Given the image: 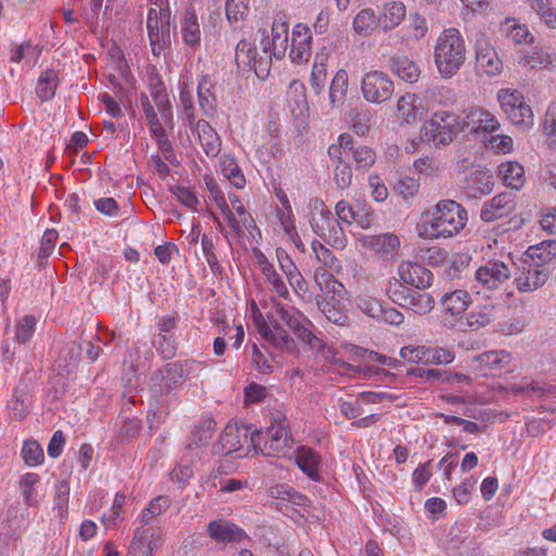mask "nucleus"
<instances>
[{
  "label": "nucleus",
  "instance_id": "nucleus-1",
  "mask_svg": "<svg viewBox=\"0 0 556 556\" xmlns=\"http://www.w3.org/2000/svg\"><path fill=\"white\" fill-rule=\"evenodd\" d=\"M466 59L465 40L458 29H444L434 47V62L440 74L450 78L463 66Z\"/></svg>",
  "mask_w": 556,
  "mask_h": 556
},
{
  "label": "nucleus",
  "instance_id": "nucleus-2",
  "mask_svg": "<svg viewBox=\"0 0 556 556\" xmlns=\"http://www.w3.org/2000/svg\"><path fill=\"white\" fill-rule=\"evenodd\" d=\"M430 236L450 238L463 230L468 220L465 207L454 200H441L429 212Z\"/></svg>",
  "mask_w": 556,
  "mask_h": 556
},
{
  "label": "nucleus",
  "instance_id": "nucleus-3",
  "mask_svg": "<svg viewBox=\"0 0 556 556\" xmlns=\"http://www.w3.org/2000/svg\"><path fill=\"white\" fill-rule=\"evenodd\" d=\"M459 115L448 111H437L420 128V140L435 148L448 146L462 131Z\"/></svg>",
  "mask_w": 556,
  "mask_h": 556
},
{
  "label": "nucleus",
  "instance_id": "nucleus-4",
  "mask_svg": "<svg viewBox=\"0 0 556 556\" xmlns=\"http://www.w3.org/2000/svg\"><path fill=\"white\" fill-rule=\"evenodd\" d=\"M148 39L153 55L159 56L170 47V10L168 5L150 8L147 15Z\"/></svg>",
  "mask_w": 556,
  "mask_h": 556
},
{
  "label": "nucleus",
  "instance_id": "nucleus-5",
  "mask_svg": "<svg viewBox=\"0 0 556 556\" xmlns=\"http://www.w3.org/2000/svg\"><path fill=\"white\" fill-rule=\"evenodd\" d=\"M497 99L503 112L514 125L522 130L530 129L533 126L532 109L525 102L523 96L519 91L501 90Z\"/></svg>",
  "mask_w": 556,
  "mask_h": 556
},
{
  "label": "nucleus",
  "instance_id": "nucleus-6",
  "mask_svg": "<svg viewBox=\"0 0 556 556\" xmlns=\"http://www.w3.org/2000/svg\"><path fill=\"white\" fill-rule=\"evenodd\" d=\"M278 317L286 324V326L298 337L299 340L308 344L311 348L316 349L321 345L318 339L312 331V321L294 307H285L280 303L276 306Z\"/></svg>",
  "mask_w": 556,
  "mask_h": 556
},
{
  "label": "nucleus",
  "instance_id": "nucleus-7",
  "mask_svg": "<svg viewBox=\"0 0 556 556\" xmlns=\"http://www.w3.org/2000/svg\"><path fill=\"white\" fill-rule=\"evenodd\" d=\"M362 94L367 102L381 104L392 98L394 83L382 71H370L362 79Z\"/></svg>",
  "mask_w": 556,
  "mask_h": 556
},
{
  "label": "nucleus",
  "instance_id": "nucleus-8",
  "mask_svg": "<svg viewBox=\"0 0 556 556\" xmlns=\"http://www.w3.org/2000/svg\"><path fill=\"white\" fill-rule=\"evenodd\" d=\"M181 365L168 363L155 370L150 378V388L154 396H164L184 383Z\"/></svg>",
  "mask_w": 556,
  "mask_h": 556
},
{
  "label": "nucleus",
  "instance_id": "nucleus-9",
  "mask_svg": "<svg viewBox=\"0 0 556 556\" xmlns=\"http://www.w3.org/2000/svg\"><path fill=\"white\" fill-rule=\"evenodd\" d=\"M459 117L463 130L468 129L472 134H491L498 130L501 126L494 114L480 106L464 110Z\"/></svg>",
  "mask_w": 556,
  "mask_h": 556
},
{
  "label": "nucleus",
  "instance_id": "nucleus-10",
  "mask_svg": "<svg viewBox=\"0 0 556 556\" xmlns=\"http://www.w3.org/2000/svg\"><path fill=\"white\" fill-rule=\"evenodd\" d=\"M258 333L271 345L286 352L295 350L294 340L288 334L277 320L267 323L262 316L255 319Z\"/></svg>",
  "mask_w": 556,
  "mask_h": 556
},
{
  "label": "nucleus",
  "instance_id": "nucleus-11",
  "mask_svg": "<svg viewBox=\"0 0 556 556\" xmlns=\"http://www.w3.org/2000/svg\"><path fill=\"white\" fill-rule=\"evenodd\" d=\"M515 208V195L510 192H503L483 204L480 217L483 222L491 223L507 217Z\"/></svg>",
  "mask_w": 556,
  "mask_h": 556
},
{
  "label": "nucleus",
  "instance_id": "nucleus-12",
  "mask_svg": "<svg viewBox=\"0 0 556 556\" xmlns=\"http://www.w3.org/2000/svg\"><path fill=\"white\" fill-rule=\"evenodd\" d=\"M549 275L547 268L534 267L528 260H522L519 273L515 278L517 289L522 292L536 290L547 281Z\"/></svg>",
  "mask_w": 556,
  "mask_h": 556
},
{
  "label": "nucleus",
  "instance_id": "nucleus-13",
  "mask_svg": "<svg viewBox=\"0 0 556 556\" xmlns=\"http://www.w3.org/2000/svg\"><path fill=\"white\" fill-rule=\"evenodd\" d=\"M397 273L404 283L417 290H426L432 285L433 274L418 263L402 262Z\"/></svg>",
  "mask_w": 556,
  "mask_h": 556
},
{
  "label": "nucleus",
  "instance_id": "nucleus-14",
  "mask_svg": "<svg viewBox=\"0 0 556 556\" xmlns=\"http://www.w3.org/2000/svg\"><path fill=\"white\" fill-rule=\"evenodd\" d=\"M161 541L159 527H142L135 532L129 553L136 556H151Z\"/></svg>",
  "mask_w": 556,
  "mask_h": 556
},
{
  "label": "nucleus",
  "instance_id": "nucleus-15",
  "mask_svg": "<svg viewBox=\"0 0 556 556\" xmlns=\"http://www.w3.org/2000/svg\"><path fill=\"white\" fill-rule=\"evenodd\" d=\"M510 276V270L503 262H488L476 270V279L485 289H497Z\"/></svg>",
  "mask_w": 556,
  "mask_h": 556
},
{
  "label": "nucleus",
  "instance_id": "nucleus-16",
  "mask_svg": "<svg viewBox=\"0 0 556 556\" xmlns=\"http://www.w3.org/2000/svg\"><path fill=\"white\" fill-rule=\"evenodd\" d=\"M476 67L489 76L497 75L503 70V62L498 58L496 50L484 40L477 42Z\"/></svg>",
  "mask_w": 556,
  "mask_h": 556
},
{
  "label": "nucleus",
  "instance_id": "nucleus-17",
  "mask_svg": "<svg viewBox=\"0 0 556 556\" xmlns=\"http://www.w3.org/2000/svg\"><path fill=\"white\" fill-rule=\"evenodd\" d=\"M314 210L319 208L320 218L316 222L317 230L319 236H325L328 232L329 237H333L334 242L342 241L344 232L338 219L334 218L332 212L324 204L323 201L314 200L312 203Z\"/></svg>",
  "mask_w": 556,
  "mask_h": 556
},
{
  "label": "nucleus",
  "instance_id": "nucleus-18",
  "mask_svg": "<svg viewBox=\"0 0 556 556\" xmlns=\"http://www.w3.org/2000/svg\"><path fill=\"white\" fill-rule=\"evenodd\" d=\"M242 439H247L245 432L242 433L237 425H227L218 441L213 445V453L229 455L242 447Z\"/></svg>",
  "mask_w": 556,
  "mask_h": 556
},
{
  "label": "nucleus",
  "instance_id": "nucleus-19",
  "mask_svg": "<svg viewBox=\"0 0 556 556\" xmlns=\"http://www.w3.org/2000/svg\"><path fill=\"white\" fill-rule=\"evenodd\" d=\"M255 446L264 443L263 452L269 455L271 452H280L287 446V432L283 428L270 427L265 432H256L252 435Z\"/></svg>",
  "mask_w": 556,
  "mask_h": 556
},
{
  "label": "nucleus",
  "instance_id": "nucleus-20",
  "mask_svg": "<svg viewBox=\"0 0 556 556\" xmlns=\"http://www.w3.org/2000/svg\"><path fill=\"white\" fill-rule=\"evenodd\" d=\"M389 70L400 79L414 84L419 79L420 70L416 62L402 53H395L389 60Z\"/></svg>",
  "mask_w": 556,
  "mask_h": 556
},
{
  "label": "nucleus",
  "instance_id": "nucleus-21",
  "mask_svg": "<svg viewBox=\"0 0 556 556\" xmlns=\"http://www.w3.org/2000/svg\"><path fill=\"white\" fill-rule=\"evenodd\" d=\"M295 463L299 468L313 481L320 482L319 468L321 465L320 455L312 447L301 446L298 448Z\"/></svg>",
  "mask_w": 556,
  "mask_h": 556
},
{
  "label": "nucleus",
  "instance_id": "nucleus-22",
  "mask_svg": "<svg viewBox=\"0 0 556 556\" xmlns=\"http://www.w3.org/2000/svg\"><path fill=\"white\" fill-rule=\"evenodd\" d=\"M212 539L218 542H241L247 538L245 532L237 525L227 520H214L207 526Z\"/></svg>",
  "mask_w": 556,
  "mask_h": 556
},
{
  "label": "nucleus",
  "instance_id": "nucleus-23",
  "mask_svg": "<svg viewBox=\"0 0 556 556\" xmlns=\"http://www.w3.org/2000/svg\"><path fill=\"white\" fill-rule=\"evenodd\" d=\"M362 245L380 255H392L400 247V238L391 232L363 236Z\"/></svg>",
  "mask_w": 556,
  "mask_h": 556
},
{
  "label": "nucleus",
  "instance_id": "nucleus-24",
  "mask_svg": "<svg viewBox=\"0 0 556 556\" xmlns=\"http://www.w3.org/2000/svg\"><path fill=\"white\" fill-rule=\"evenodd\" d=\"M525 258L538 268L556 260V240H544L539 244L530 245L525 252Z\"/></svg>",
  "mask_w": 556,
  "mask_h": 556
},
{
  "label": "nucleus",
  "instance_id": "nucleus-25",
  "mask_svg": "<svg viewBox=\"0 0 556 556\" xmlns=\"http://www.w3.org/2000/svg\"><path fill=\"white\" fill-rule=\"evenodd\" d=\"M199 141L208 157H215L220 152L222 141L218 134L205 119L195 123Z\"/></svg>",
  "mask_w": 556,
  "mask_h": 556
},
{
  "label": "nucleus",
  "instance_id": "nucleus-26",
  "mask_svg": "<svg viewBox=\"0 0 556 556\" xmlns=\"http://www.w3.org/2000/svg\"><path fill=\"white\" fill-rule=\"evenodd\" d=\"M29 386L26 380L22 378L14 390L12 400L9 402L12 418L16 420L24 419L29 413Z\"/></svg>",
  "mask_w": 556,
  "mask_h": 556
},
{
  "label": "nucleus",
  "instance_id": "nucleus-27",
  "mask_svg": "<svg viewBox=\"0 0 556 556\" xmlns=\"http://www.w3.org/2000/svg\"><path fill=\"white\" fill-rule=\"evenodd\" d=\"M406 15V8L401 1H391L382 5V10L378 15L380 28L383 31L391 30L399 26Z\"/></svg>",
  "mask_w": 556,
  "mask_h": 556
},
{
  "label": "nucleus",
  "instance_id": "nucleus-28",
  "mask_svg": "<svg viewBox=\"0 0 556 556\" xmlns=\"http://www.w3.org/2000/svg\"><path fill=\"white\" fill-rule=\"evenodd\" d=\"M288 24L281 18L275 20L271 26L270 50L274 58L281 60L289 48Z\"/></svg>",
  "mask_w": 556,
  "mask_h": 556
},
{
  "label": "nucleus",
  "instance_id": "nucleus-29",
  "mask_svg": "<svg viewBox=\"0 0 556 556\" xmlns=\"http://www.w3.org/2000/svg\"><path fill=\"white\" fill-rule=\"evenodd\" d=\"M498 175L505 186L516 190H519L526 181L523 166L516 161L502 163Z\"/></svg>",
  "mask_w": 556,
  "mask_h": 556
},
{
  "label": "nucleus",
  "instance_id": "nucleus-30",
  "mask_svg": "<svg viewBox=\"0 0 556 556\" xmlns=\"http://www.w3.org/2000/svg\"><path fill=\"white\" fill-rule=\"evenodd\" d=\"M495 319V309L492 305H483L478 311H472L467 314L465 320L459 319V327L463 330L470 328L477 330L480 327L490 325Z\"/></svg>",
  "mask_w": 556,
  "mask_h": 556
},
{
  "label": "nucleus",
  "instance_id": "nucleus-31",
  "mask_svg": "<svg viewBox=\"0 0 556 556\" xmlns=\"http://www.w3.org/2000/svg\"><path fill=\"white\" fill-rule=\"evenodd\" d=\"M470 294L465 290H454L445 293L441 299V305L452 316L460 315L470 304Z\"/></svg>",
  "mask_w": 556,
  "mask_h": 556
},
{
  "label": "nucleus",
  "instance_id": "nucleus-32",
  "mask_svg": "<svg viewBox=\"0 0 556 556\" xmlns=\"http://www.w3.org/2000/svg\"><path fill=\"white\" fill-rule=\"evenodd\" d=\"M262 52L255 53V62L251 64L248 70L254 71L255 75L260 79H266L269 75L271 68V59L274 55L271 54L269 38L263 35V39L261 41Z\"/></svg>",
  "mask_w": 556,
  "mask_h": 556
},
{
  "label": "nucleus",
  "instance_id": "nucleus-33",
  "mask_svg": "<svg viewBox=\"0 0 556 556\" xmlns=\"http://www.w3.org/2000/svg\"><path fill=\"white\" fill-rule=\"evenodd\" d=\"M214 83L208 75L201 77L198 84V100L205 115H212L216 108V98L212 91Z\"/></svg>",
  "mask_w": 556,
  "mask_h": 556
},
{
  "label": "nucleus",
  "instance_id": "nucleus-34",
  "mask_svg": "<svg viewBox=\"0 0 556 556\" xmlns=\"http://www.w3.org/2000/svg\"><path fill=\"white\" fill-rule=\"evenodd\" d=\"M184 42L192 48L200 46L201 29L198 16L194 11H187L186 17L181 24Z\"/></svg>",
  "mask_w": 556,
  "mask_h": 556
},
{
  "label": "nucleus",
  "instance_id": "nucleus-35",
  "mask_svg": "<svg viewBox=\"0 0 556 556\" xmlns=\"http://www.w3.org/2000/svg\"><path fill=\"white\" fill-rule=\"evenodd\" d=\"M316 302L319 311L329 321L340 326L346 324L349 316L346 312L339 305V303L336 302L334 296H331V299L323 298L321 300H319L317 296Z\"/></svg>",
  "mask_w": 556,
  "mask_h": 556
},
{
  "label": "nucleus",
  "instance_id": "nucleus-36",
  "mask_svg": "<svg viewBox=\"0 0 556 556\" xmlns=\"http://www.w3.org/2000/svg\"><path fill=\"white\" fill-rule=\"evenodd\" d=\"M220 170L225 178L237 189H243L247 180L236 160L227 154L220 157Z\"/></svg>",
  "mask_w": 556,
  "mask_h": 556
},
{
  "label": "nucleus",
  "instance_id": "nucleus-37",
  "mask_svg": "<svg viewBox=\"0 0 556 556\" xmlns=\"http://www.w3.org/2000/svg\"><path fill=\"white\" fill-rule=\"evenodd\" d=\"M434 299L430 293L409 290L403 308L412 309L417 314H427L434 307Z\"/></svg>",
  "mask_w": 556,
  "mask_h": 556
},
{
  "label": "nucleus",
  "instance_id": "nucleus-38",
  "mask_svg": "<svg viewBox=\"0 0 556 556\" xmlns=\"http://www.w3.org/2000/svg\"><path fill=\"white\" fill-rule=\"evenodd\" d=\"M215 428L216 422L212 418L201 421L193 428L191 435L189 437L187 447L192 448L205 445L212 438Z\"/></svg>",
  "mask_w": 556,
  "mask_h": 556
},
{
  "label": "nucleus",
  "instance_id": "nucleus-39",
  "mask_svg": "<svg viewBox=\"0 0 556 556\" xmlns=\"http://www.w3.org/2000/svg\"><path fill=\"white\" fill-rule=\"evenodd\" d=\"M476 359L482 368L502 369L510 363L511 355L504 350L488 351L478 355Z\"/></svg>",
  "mask_w": 556,
  "mask_h": 556
},
{
  "label": "nucleus",
  "instance_id": "nucleus-40",
  "mask_svg": "<svg viewBox=\"0 0 556 556\" xmlns=\"http://www.w3.org/2000/svg\"><path fill=\"white\" fill-rule=\"evenodd\" d=\"M379 26L378 16L372 9L361 10L353 21L354 30L361 36H369Z\"/></svg>",
  "mask_w": 556,
  "mask_h": 556
},
{
  "label": "nucleus",
  "instance_id": "nucleus-41",
  "mask_svg": "<svg viewBox=\"0 0 556 556\" xmlns=\"http://www.w3.org/2000/svg\"><path fill=\"white\" fill-rule=\"evenodd\" d=\"M59 84L58 73L54 70H46L41 73L38 85L37 94L42 101H49L54 97L55 89Z\"/></svg>",
  "mask_w": 556,
  "mask_h": 556
},
{
  "label": "nucleus",
  "instance_id": "nucleus-42",
  "mask_svg": "<svg viewBox=\"0 0 556 556\" xmlns=\"http://www.w3.org/2000/svg\"><path fill=\"white\" fill-rule=\"evenodd\" d=\"M349 87V75L345 70H339L330 85L329 97L331 103H342Z\"/></svg>",
  "mask_w": 556,
  "mask_h": 556
},
{
  "label": "nucleus",
  "instance_id": "nucleus-43",
  "mask_svg": "<svg viewBox=\"0 0 556 556\" xmlns=\"http://www.w3.org/2000/svg\"><path fill=\"white\" fill-rule=\"evenodd\" d=\"M409 290L410 289L401 280V278H391L388 281L386 294L394 304L403 307L407 300Z\"/></svg>",
  "mask_w": 556,
  "mask_h": 556
},
{
  "label": "nucleus",
  "instance_id": "nucleus-44",
  "mask_svg": "<svg viewBox=\"0 0 556 556\" xmlns=\"http://www.w3.org/2000/svg\"><path fill=\"white\" fill-rule=\"evenodd\" d=\"M255 47L248 40L242 39L237 43L236 47V63L241 70H248V67L255 62Z\"/></svg>",
  "mask_w": 556,
  "mask_h": 556
},
{
  "label": "nucleus",
  "instance_id": "nucleus-45",
  "mask_svg": "<svg viewBox=\"0 0 556 556\" xmlns=\"http://www.w3.org/2000/svg\"><path fill=\"white\" fill-rule=\"evenodd\" d=\"M501 31L516 43H521L530 36L529 29L523 24H518L515 20L507 18L501 24Z\"/></svg>",
  "mask_w": 556,
  "mask_h": 556
},
{
  "label": "nucleus",
  "instance_id": "nucleus-46",
  "mask_svg": "<svg viewBox=\"0 0 556 556\" xmlns=\"http://www.w3.org/2000/svg\"><path fill=\"white\" fill-rule=\"evenodd\" d=\"M153 345L164 359H170L176 354L177 343L173 334L157 333Z\"/></svg>",
  "mask_w": 556,
  "mask_h": 556
},
{
  "label": "nucleus",
  "instance_id": "nucleus-47",
  "mask_svg": "<svg viewBox=\"0 0 556 556\" xmlns=\"http://www.w3.org/2000/svg\"><path fill=\"white\" fill-rule=\"evenodd\" d=\"M551 63V54L538 48L530 49L522 58V64L531 68H544Z\"/></svg>",
  "mask_w": 556,
  "mask_h": 556
},
{
  "label": "nucleus",
  "instance_id": "nucleus-48",
  "mask_svg": "<svg viewBox=\"0 0 556 556\" xmlns=\"http://www.w3.org/2000/svg\"><path fill=\"white\" fill-rule=\"evenodd\" d=\"M22 455L24 462L28 466H37L40 463H42L45 458L43 450L41 448L39 443L34 440H27L24 442Z\"/></svg>",
  "mask_w": 556,
  "mask_h": 556
},
{
  "label": "nucleus",
  "instance_id": "nucleus-49",
  "mask_svg": "<svg viewBox=\"0 0 556 556\" xmlns=\"http://www.w3.org/2000/svg\"><path fill=\"white\" fill-rule=\"evenodd\" d=\"M36 324L37 320L33 315H26L17 321L15 336L20 344H25L31 339Z\"/></svg>",
  "mask_w": 556,
  "mask_h": 556
},
{
  "label": "nucleus",
  "instance_id": "nucleus-50",
  "mask_svg": "<svg viewBox=\"0 0 556 556\" xmlns=\"http://www.w3.org/2000/svg\"><path fill=\"white\" fill-rule=\"evenodd\" d=\"M356 169H368L376 161V153L369 147H356L352 152Z\"/></svg>",
  "mask_w": 556,
  "mask_h": 556
},
{
  "label": "nucleus",
  "instance_id": "nucleus-51",
  "mask_svg": "<svg viewBox=\"0 0 556 556\" xmlns=\"http://www.w3.org/2000/svg\"><path fill=\"white\" fill-rule=\"evenodd\" d=\"M416 94L406 93L397 101V112L407 123L416 119L417 109L415 106Z\"/></svg>",
  "mask_w": 556,
  "mask_h": 556
},
{
  "label": "nucleus",
  "instance_id": "nucleus-52",
  "mask_svg": "<svg viewBox=\"0 0 556 556\" xmlns=\"http://www.w3.org/2000/svg\"><path fill=\"white\" fill-rule=\"evenodd\" d=\"M249 0H227L226 1V16L230 23H237L244 20L248 14Z\"/></svg>",
  "mask_w": 556,
  "mask_h": 556
},
{
  "label": "nucleus",
  "instance_id": "nucleus-53",
  "mask_svg": "<svg viewBox=\"0 0 556 556\" xmlns=\"http://www.w3.org/2000/svg\"><path fill=\"white\" fill-rule=\"evenodd\" d=\"M425 364H450L454 359V354L443 348H426Z\"/></svg>",
  "mask_w": 556,
  "mask_h": 556
},
{
  "label": "nucleus",
  "instance_id": "nucleus-54",
  "mask_svg": "<svg viewBox=\"0 0 556 556\" xmlns=\"http://www.w3.org/2000/svg\"><path fill=\"white\" fill-rule=\"evenodd\" d=\"M352 168L348 163L337 164L333 173L336 186L341 189H348L352 184Z\"/></svg>",
  "mask_w": 556,
  "mask_h": 556
},
{
  "label": "nucleus",
  "instance_id": "nucleus-55",
  "mask_svg": "<svg viewBox=\"0 0 556 556\" xmlns=\"http://www.w3.org/2000/svg\"><path fill=\"white\" fill-rule=\"evenodd\" d=\"M170 192L177 197L178 201L185 206L197 211V205L199 204V200L197 195L187 187L184 186H173L170 187Z\"/></svg>",
  "mask_w": 556,
  "mask_h": 556
},
{
  "label": "nucleus",
  "instance_id": "nucleus-56",
  "mask_svg": "<svg viewBox=\"0 0 556 556\" xmlns=\"http://www.w3.org/2000/svg\"><path fill=\"white\" fill-rule=\"evenodd\" d=\"M419 180L414 177H404L399 180L396 190L397 193L405 200L415 197L419 191Z\"/></svg>",
  "mask_w": 556,
  "mask_h": 556
},
{
  "label": "nucleus",
  "instance_id": "nucleus-57",
  "mask_svg": "<svg viewBox=\"0 0 556 556\" xmlns=\"http://www.w3.org/2000/svg\"><path fill=\"white\" fill-rule=\"evenodd\" d=\"M291 46L305 47L311 50L312 35L308 27L298 24L292 30V42Z\"/></svg>",
  "mask_w": 556,
  "mask_h": 556
},
{
  "label": "nucleus",
  "instance_id": "nucleus-58",
  "mask_svg": "<svg viewBox=\"0 0 556 556\" xmlns=\"http://www.w3.org/2000/svg\"><path fill=\"white\" fill-rule=\"evenodd\" d=\"M414 167L419 174L430 176L441 170V162L432 156H425L414 162Z\"/></svg>",
  "mask_w": 556,
  "mask_h": 556
},
{
  "label": "nucleus",
  "instance_id": "nucleus-59",
  "mask_svg": "<svg viewBox=\"0 0 556 556\" xmlns=\"http://www.w3.org/2000/svg\"><path fill=\"white\" fill-rule=\"evenodd\" d=\"M68 493H70L68 483L66 481H59L55 486L54 505H55V508H58V510L60 511L61 516H63V514L67 509Z\"/></svg>",
  "mask_w": 556,
  "mask_h": 556
},
{
  "label": "nucleus",
  "instance_id": "nucleus-60",
  "mask_svg": "<svg viewBox=\"0 0 556 556\" xmlns=\"http://www.w3.org/2000/svg\"><path fill=\"white\" fill-rule=\"evenodd\" d=\"M431 463L432 460H428L419 465L413 472L414 485L419 491L427 484V482L430 480L432 476Z\"/></svg>",
  "mask_w": 556,
  "mask_h": 556
},
{
  "label": "nucleus",
  "instance_id": "nucleus-61",
  "mask_svg": "<svg viewBox=\"0 0 556 556\" xmlns=\"http://www.w3.org/2000/svg\"><path fill=\"white\" fill-rule=\"evenodd\" d=\"M58 239V232L54 229H47L42 236L40 248L38 251L39 258L48 257L55 247V241Z\"/></svg>",
  "mask_w": 556,
  "mask_h": 556
},
{
  "label": "nucleus",
  "instance_id": "nucleus-62",
  "mask_svg": "<svg viewBox=\"0 0 556 556\" xmlns=\"http://www.w3.org/2000/svg\"><path fill=\"white\" fill-rule=\"evenodd\" d=\"M141 429V421L137 418H127L119 427L118 438L123 441L134 439Z\"/></svg>",
  "mask_w": 556,
  "mask_h": 556
},
{
  "label": "nucleus",
  "instance_id": "nucleus-63",
  "mask_svg": "<svg viewBox=\"0 0 556 556\" xmlns=\"http://www.w3.org/2000/svg\"><path fill=\"white\" fill-rule=\"evenodd\" d=\"M541 227L548 233H556V208L545 207L541 211Z\"/></svg>",
  "mask_w": 556,
  "mask_h": 556
},
{
  "label": "nucleus",
  "instance_id": "nucleus-64",
  "mask_svg": "<svg viewBox=\"0 0 556 556\" xmlns=\"http://www.w3.org/2000/svg\"><path fill=\"white\" fill-rule=\"evenodd\" d=\"M543 131L547 136H556V102H552L545 113Z\"/></svg>",
  "mask_w": 556,
  "mask_h": 556
}]
</instances>
